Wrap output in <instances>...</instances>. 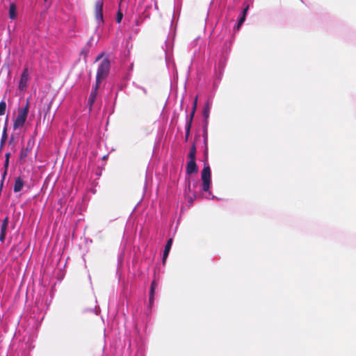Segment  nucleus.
Listing matches in <instances>:
<instances>
[{"label":"nucleus","mask_w":356,"mask_h":356,"mask_svg":"<svg viewBox=\"0 0 356 356\" xmlns=\"http://www.w3.org/2000/svg\"><path fill=\"white\" fill-rule=\"evenodd\" d=\"M195 156H196V147L195 145L193 143L190 149V152L188 153V158L190 161H195Z\"/></svg>","instance_id":"obj_13"},{"label":"nucleus","mask_w":356,"mask_h":356,"mask_svg":"<svg viewBox=\"0 0 356 356\" xmlns=\"http://www.w3.org/2000/svg\"><path fill=\"white\" fill-rule=\"evenodd\" d=\"M24 185V182L23 179L20 177H17L15 179L14 188H13L14 192H15V193L19 192L22 189Z\"/></svg>","instance_id":"obj_10"},{"label":"nucleus","mask_w":356,"mask_h":356,"mask_svg":"<svg viewBox=\"0 0 356 356\" xmlns=\"http://www.w3.org/2000/svg\"><path fill=\"white\" fill-rule=\"evenodd\" d=\"M7 140V132H6V128L5 127L3 130L1 140V145H3Z\"/></svg>","instance_id":"obj_18"},{"label":"nucleus","mask_w":356,"mask_h":356,"mask_svg":"<svg viewBox=\"0 0 356 356\" xmlns=\"http://www.w3.org/2000/svg\"><path fill=\"white\" fill-rule=\"evenodd\" d=\"M29 103H26L24 108H19L18 110L17 116L13 123L14 129L21 128L24 126L29 113Z\"/></svg>","instance_id":"obj_2"},{"label":"nucleus","mask_w":356,"mask_h":356,"mask_svg":"<svg viewBox=\"0 0 356 356\" xmlns=\"http://www.w3.org/2000/svg\"><path fill=\"white\" fill-rule=\"evenodd\" d=\"M191 126H190V123H186V134H185V140H188L189 135H190V130H191Z\"/></svg>","instance_id":"obj_19"},{"label":"nucleus","mask_w":356,"mask_h":356,"mask_svg":"<svg viewBox=\"0 0 356 356\" xmlns=\"http://www.w3.org/2000/svg\"><path fill=\"white\" fill-rule=\"evenodd\" d=\"M243 24V23H241L238 20V22H237V24L236 26L234 27L236 29L238 30L241 25Z\"/></svg>","instance_id":"obj_26"},{"label":"nucleus","mask_w":356,"mask_h":356,"mask_svg":"<svg viewBox=\"0 0 356 356\" xmlns=\"http://www.w3.org/2000/svg\"><path fill=\"white\" fill-rule=\"evenodd\" d=\"M154 292H155V290L150 288V291H149V304L150 305L153 304L154 298Z\"/></svg>","instance_id":"obj_20"},{"label":"nucleus","mask_w":356,"mask_h":356,"mask_svg":"<svg viewBox=\"0 0 356 356\" xmlns=\"http://www.w3.org/2000/svg\"><path fill=\"white\" fill-rule=\"evenodd\" d=\"M156 286H157V284H156V283L155 280H154V281H152V282L151 283V286H150V288H151V289H154V290H155V289H156Z\"/></svg>","instance_id":"obj_25"},{"label":"nucleus","mask_w":356,"mask_h":356,"mask_svg":"<svg viewBox=\"0 0 356 356\" xmlns=\"http://www.w3.org/2000/svg\"><path fill=\"white\" fill-rule=\"evenodd\" d=\"M195 113L194 111H191V113L190 114V118H189V120H188V122L186 123H190V126H191V124H192V121H193V117H194V115H195Z\"/></svg>","instance_id":"obj_22"},{"label":"nucleus","mask_w":356,"mask_h":356,"mask_svg":"<svg viewBox=\"0 0 356 356\" xmlns=\"http://www.w3.org/2000/svg\"><path fill=\"white\" fill-rule=\"evenodd\" d=\"M6 109V104L4 101H1L0 102V115H3L5 114Z\"/></svg>","instance_id":"obj_16"},{"label":"nucleus","mask_w":356,"mask_h":356,"mask_svg":"<svg viewBox=\"0 0 356 356\" xmlns=\"http://www.w3.org/2000/svg\"><path fill=\"white\" fill-rule=\"evenodd\" d=\"M198 170L195 161H189L186 165V172L188 175L196 173Z\"/></svg>","instance_id":"obj_8"},{"label":"nucleus","mask_w":356,"mask_h":356,"mask_svg":"<svg viewBox=\"0 0 356 356\" xmlns=\"http://www.w3.org/2000/svg\"><path fill=\"white\" fill-rule=\"evenodd\" d=\"M197 101V97H195L194 102H193L192 111H194V112H195V111H196Z\"/></svg>","instance_id":"obj_24"},{"label":"nucleus","mask_w":356,"mask_h":356,"mask_svg":"<svg viewBox=\"0 0 356 356\" xmlns=\"http://www.w3.org/2000/svg\"><path fill=\"white\" fill-rule=\"evenodd\" d=\"M103 0H97L95 3V17L100 22H103Z\"/></svg>","instance_id":"obj_5"},{"label":"nucleus","mask_w":356,"mask_h":356,"mask_svg":"<svg viewBox=\"0 0 356 356\" xmlns=\"http://www.w3.org/2000/svg\"><path fill=\"white\" fill-rule=\"evenodd\" d=\"M248 6H247L246 8H245L243 9V10L242 11V13H241V16L238 19V21L241 22V23H243L245 20V17H246V14H247V12H248Z\"/></svg>","instance_id":"obj_14"},{"label":"nucleus","mask_w":356,"mask_h":356,"mask_svg":"<svg viewBox=\"0 0 356 356\" xmlns=\"http://www.w3.org/2000/svg\"><path fill=\"white\" fill-rule=\"evenodd\" d=\"M122 18H123V14L120 10H119L117 13V17H116L117 23H120Z\"/></svg>","instance_id":"obj_21"},{"label":"nucleus","mask_w":356,"mask_h":356,"mask_svg":"<svg viewBox=\"0 0 356 356\" xmlns=\"http://www.w3.org/2000/svg\"><path fill=\"white\" fill-rule=\"evenodd\" d=\"M202 180V191H209L211 184V169L208 163H204L201 174Z\"/></svg>","instance_id":"obj_3"},{"label":"nucleus","mask_w":356,"mask_h":356,"mask_svg":"<svg viewBox=\"0 0 356 356\" xmlns=\"http://www.w3.org/2000/svg\"><path fill=\"white\" fill-rule=\"evenodd\" d=\"M17 8H16V5L15 3H12L10 5V8H9V17L11 19H14L16 18L17 17Z\"/></svg>","instance_id":"obj_12"},{"label":"nucleus","mask_w":356,"mask_h":356,"mask_svg":"<svg viewBox=\"0 0 356 356\" xmlns=\"http://www.w3.org/2000/svg\"><path fill=\"white\" fill-rule=\"evenodd\" d=\"M7 172H8V170L5 169L4 172H3V175H2V179H1V184H3L6 176L7 175Z\"/></svg>","instance_id":"obj_23"},{"label":"nucleus","mask_w":356,"mask_h":356,"mask_svg":"<svg viewBox=\"0 0 356 356\" xmlns=\"http://www.w3.org/2000/svg\"><path fill=\"white\" fill-rule=\"evenodd\" d=\"M104 54V53H102L95 59V62L100 60L97 70L95 81V83L100 85L102 82L108 77L111 69V61L107 57L102 58Z\"/></svg>","instance_id":"obj_1"},{"label":"nucleus","mask_w":356,"mask_h":356,"mask_svg":"<svg viewBox=\"0 0 356 356\" xmlns=\"http://www.w3.org/2000/svg\"><path fill=\"white\" fill-rule=\"evenodd\" d=\"M8 165H9V161H6V160H5V163H4V170H5V169L8 170Z\"/></svg>","instance_id":"obj_27"},{"label":"nucleus","mask_w":356,"mask_h":356,"mask_svg":"<svg viewBox=\"0 0 356 356\" xmlns=\"http://www.w3.org/2000/svg\"><path fill=\"white\" fill-rule=\"evenodd\" d=\"M29 80V74L27 67H25L21 74L19 83V90L20 91H25L28 86V82Z\"/></svg>","instance_id":"obj_4"},{"label":"nucleus","mask_w":356,"mask_h":356,"mask_svg":"<svg viewBox=\"0 0 356 356\" xmlns=\"http://www.w3.org/2000/svg\"><path fill=\"white\" fill-rule=\"evenodd\" d=\"M209 111H210V107H209V103H207L203 110V115L206 119H207L209 117Z\"/></svg>","instance_id":"obj_17"},{"label":"nucleus","mask_w":356,"mask_h":356,"mask_svg":"<svg viewBox=\"0 0 356 356\" xmlns=\"http://www.w3.org/2000/svg\"><path fill=\"white\" fill-rule=\"evenodd\" d=\"M99 87H100V84L95 83V86H93V88L92 89V91H91L90 95L88 98V105H89L90 110H91L92 106L95 102V99H96V97L97 95V91H98Z\"/></svg>","instance_id":"obj_7"},{"label":"nucleus","mask_w":356,"mask_h":356,"mask_svg":"<svg viewBox=\"0 0 356 356\" xmlns=\"http://www.w3.org/2000/svg\"><path fill=\"white\" fill-rule=\"evenodd\" d=\"M31 149V142L29 141L27 143V147L25 149H22L20 152L19 158L21 160L26 159V157L28 156Z\"/></svg>","instance_id":"obj_11"},{"label":"nucleus","mask_w":356,"mask_h":356,"mask_svg":"<svg viewBox=\"0 0 356 356\" xmlns=\"http://www.w3.org/2000/svg\"><path fill=\"white\" fill-rule=\"evenodd\" d=\"M44 1H47V0H44Z\"/></svg>","instance_id":"obj_29"},{"label":"nucleus","mask_w":356,"mask_h":356,"mask_svg":"<svg viewBox=\"0 0 356 356\" xmlns=\"http://www.w3.org/2000/svg\"><path fill=\"white\" fill-rule=\"evenodd\" d=\"M89 51H90V47L89 46H86L85 47H83L81 52H80V55L81 56H83L84 59L86 60L87 56H88V54L89 53Z\"/></svg>","instance_id":"obj_15"},{"label":"nucleus","mask_w":356,"mask_h":356,"mask_svg":"<svg viewBox=\"0 0 356 356\" xmlns=\"http://www.w3.org/2000/svg\"><path fill=\"white\" fill-rule=\"evenodd\" d=\"M8 222L9 218L7 216L2 221L1 225V233H0V241L1 243H3L6 239V234H7V229L8 227Z\"/></svg>","instance_id":"obj_6"},{"label":"nucleus","mask_w":356,"mask_h":356,"mask_svg":"<svg viewBox=\"0 0 356 356\" xmlns=\"http://www.w3.org/2000/svg\"><path fill=\"white\" fill-rule=\"evenodd\" d=\"M10 153H6L5 156H6V161H9V158H10Z\"/></svg>","instance_id":"obj_28"},{"label":"nucleus","mask_w":356,"mask_h":356,"mask_svg":"<svg viewBox=\"0 0 356 356\" xmlns=\"http://www.w3.org/2000/svg\"><path fill=\"white\" fill-rule=\"evenodd\" d=\"M172 238H169L167 241V243L165 246V249L163 251V264L165 262V260L168 256L169 252L172 247Z\"/></svg>","instance_id":"obj_9"}]
</instances>
